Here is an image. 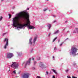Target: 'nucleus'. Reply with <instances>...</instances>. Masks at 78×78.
<instances>
[{"label":"nucleus","mask_w":78,"mask_h":78,"mask_svg":"<svg viewBox=\"0 0 78 78\" xmlns=\"http://www.w3.org/2000/svg\"><path fill=\"white\" fill-rule=\"evenodd\" d=\"M16 16L12 20V25L14 27L24 29L25 27H27L28 30L35 28L33 26L30 25V22L29 19L30 15L28 12H25V15L23 12H20L16 14Z\"/></svg>","instance_id":"f257e3e1"},{"label":"nucleus","mask_w":78,"mask_h":78,"mask_svg":"<svg viewBox=\"0 0 78 78\" xmlns=\"http://www.w3.org/2000/svg\"><path fill=\"white\" fill-rule=\"evenodd\" d=\"M75 47V46L74 45L71 48L70 52V54L73 56H76L77 55L76 53L78 51V49Z\"/></svg>","instance_id":"f03ea898"},{"label":"nucleus","mask_w":78,"mask_h":78,"mask_svg":"<svg viewBox=\"0 0 78 78\" xmlns=\"http://www.w3.org/2000/svg\"><path fill=\"white\" fill-rule=\"evenodd\" d=\"M37 36L36 37H35L34 39L33 42L32 41L33 38L31 37L29 39V44H30L31 45L34 46V44H35V42H36V40H37Z\"/></svg>","instance_id":"7ed1b4c3"},{"label":"nucleus","mask_w":78,"mask_h":78,"mask_svg":"<svg viewBox=\"0 0 78 78\" xmlns=\"http://www.w3.org/2000/svg\"><path fill=\"white\" fill-rule=\"evenodd\" d=\"M19 65L18 63L15 62H12V65L11 66V67L13 69H18Z\"/></svg>","instance_id":"20e7f679"},{"label":"nucleus","mask_w":78,"mask_h":78,"mask_svg":"<svg viewBox=\"0 0 78 78\" xmlns=\"http://www.w3.org/2000/svg\"><path fill=\"white\" fill-rule=\"evenodd\" d=\"M39 66L42 69H44V68H46L47 67L45 66L44 63L42 62H40L39 63Z\"/></svg>","instance_id":"39448f33"},{"label":"nucleus","mask_w":78,"mask_h":78,"mask_svg":"<svg viewBox=\"0 0 78 78\" xmlns=\"http://www.w3.org/2000/svg\"><path fill=\"white\" fill-rule=\"evenodd\" d=\"M6 42V43L5 45L4 46L5 49H6L7 46H8V39L5 38L4 41V42Z\"/></svg>","instance_id":"423d86ee"},{"label":"nucleus","mask_w":78,"mask_h":78,"mask_svg":"<svg viewBox=\"0 0 78 78\" xmlns=\"http://www.w3.org/2000/svg\"><path fill=\"white\" fill-rule=\"evenodd\" d=\"M7 58L9 59H10L14 56L13 54L12 53H8L7 54Z\"/></svg>","instance_id":"0eeeda50"},{"label":"nucleus","mask_w":78,"mask_h":78,"mask_svg":"<svg viewBox=\"0 0 78 78\" xmlns=\"http://www.w3.org/2000/svg\"><path fill=\"white\" fill-rule=\"evenodd\" d=\"M30 76V74L29 73H25L23 76V78H29Z\"/></svg>","instance_id":"6e6552de"},{"label":"nucleus","mask_w":78,"mask_h":78,"mask_svg":"<svg viewBox=\"0 0 78 78\" xmlns=\"http://www.w3.org/2000/svg\"><path fill=\"white\" fill-rule=\"evenodd\" d=\"M31 61V58H29V60L27 61L26 63L25 66L27 65H30V62Z\"/></svg>","instance_id":"1a4fd4ad"},{"label":"nucleus","mask_w":78,"mask_h":78,"mask_svg":"<svg viewBox=\"0 0 78 78\" xmlns=\"http://www.w3.org/2000/svg\"><path fill=\"white\" fill-rule=\"evenodd\" d=\"M73 33H77L78 34V28H76L75 29L74 31H73Z\"/></svg>","instance_id":"9d476101"},{"label":"nucleus","mask_w":78,"mask_h":78,"mask_svg":"<svg viewBox=\"0 0 78 78\" xmlns=\"http://www.w3.org/2000/svg\"><path fill=\"white\" fill-rule=\"evenodd\" d=\"M17 53L18 55L19 56H22V55H23V54H22V52H17Z\"/></svg>","instance_id":"9b49d317"},{"label":"nucleus","mask_w":78,"mask_h":78,"mask_svg":"<svg viewBox=\"0 0 78 78\" xmlns=\"http://www.w3.org/2000/svg\"><path fill=\"white\" fill-rule=\"evenodd\" d=\"M47 26L48 27V28L49 30H50V28H51V24H48Z\"/></svg>","instance_id":"f8f14e48"},{"label":"nucleus","mask_w":78,"mask_h":78,"mask_svg":"<svg viewBox=\"0 0 78 78\" xmlns=\"http://www.w3.org/2000/svg\"><path fill=\"white\" fill-rule=\"evenodd\" d=\"M58 32H59V30H57L55 31V32H54V34H57V33H58Z\"/></svg>","instance_id":"ddd939ff"},{"label":"nucleus","mask_w":78,"mask_h":78,"mask_svg":"<svg viewBox=\"0 0 78 78\" xmlns=\"http://www.w3.org/2000/svg\"><path fill=\"white\" fill-rule=\"evenodd\" d=\"M52 71L54 72V73H55V74H57V73L56 71V70L53 69Z\"/></svg>","instance_id":"4468645a"},{"label":"nucleus","mask_w":78,"mask_h":78,"mask_svg":"<svg viewBox=\"0 0 78 78\" xmlns=\"http://www.w3.org/2000/svg\"><path fill=\"white\" fill-rule=\"evenodd\" d=\"M37 62L36 61H34L33 62V64L34 65H36V64Z\"/></svg>","instance_id":"2eb2a0df"},{"label":"nucleus","mask_w":78,"mask_h":78,"mask_svg":"<svg viewBox=\"0 0 78 78\" xmlns=\"http://www.w3.org/2000/svg\"><path fill=\"white\" fill-rule=\"evenodd\" d=\"M56 39H57V37H56L55 38H54L53 40V41H52V42H55V41H56Z\"/></svg>","instance_id":"dca6fc26"},{"label":"nucleus","mask_w":78,"mask_h":78,"mask_svg":"<svg viewBox=\"0 0 78 78\" xmlns=\"http://www.w3.org/2000/svg\"><path fill=\"white\" fill-rule=\"evenodd\" d=\"M3 19V17L2 16H1L0 18V21H2V20Z\"/></svg>","instance_id":"f3484780"},{"label":"nucleus","mask_w":78,"mask_h":78,"mask_svg":"<svg viewBox=\"0 0 78 78\" xmlns=\"http://www.w3.org/2000/svg\"><path fill=\"white\" fill-rule=\"evenodd\" d=\"M69 70L68 69H67L66 70H65V72H66V73H68V72H69Z\"/></svg>","instance_id":"a211bd4d"},{"label":"nucleus","mask_w":78,"mask_h":78,"mask_svg":"<svg viewBox=\"0 0 78 78\" xmlns=\"http://www.w3.org/2000/svg\"><path fill=\"white\" fill-rule=\"evenodd\" d=\"M50 34H51V33H49L48 35V37H50Z\"/></svg>","instance_id":"6ab92c4d"},{"label":"nucleus","mask_w":78,"mask_h":78,"mask_svg":"<svg viewBox=\"0 0 78 78\" xmlns=\"http://www.w3.org/2000/svg\"><path fill=\"white\" fill-rule=\"evenodd\" d=\"M9 18L10 19L11 18V16L9 14Z\"/></svg>","instance_id":"aec40b11"},{"label":"nucleus","mask_w":78,"mask_h":78,"mask_svg":"<svg viewBox=\"0 0 78 78\" xmlns=\"http://www.w3.org/2000/svg\"><path fill=\"white\" fill-rule=\"evenodd\" d=\"M13 73L14 74H16V70H14V71H13Z\"/></svg>","instance_id":"412c9836"},{"label":"nucleus","mask_w":78,"mask_h":78,"mask_svg":"<svg viewBox=\"0 0 78 78\" xmlns=\"http://www.w3.org/2000/svg\"><path fill=\"white\" fill-rule=\"evenodd\" d=\"M56 48H57L56 47H55V48H54V51L56 50Z\"/></svg>","instance_id":"4be33fe9"},{"label":"nucleus","mask_w":78,"mask_h":78,"mask_svg":"<svg viewBox=\"0 0 78 78\" xmlns=\"http://www.w3.org/2000/svg\"><path fill=\"white\" fill-rule=\"evenodd\" d=\"M40 59H41V58H40V57H38L37 58V59L38 60H40Z\"/></svg>","instance_id":"5701e85b"},{"label":"nucleus","mask_w":78,"mask_h":78,"mask_svg":"<svg viewBox=\"0 0 78 78\" xmlns=\"http://www.w3.org/2000/svg\"><path fill=\"white\" fill-rule=\"evenodd\" d=\"M6 34V33H3V34L2 36H5V34Z\"/></svg>","instance_id":"b1692460"},{"label":"nucleus","mask_w":78,"mask_h":78,"mask_svg":"<svg viewBox=\"0 0 78 78\" xmlns=\"http://www.w3.org/2000/svg\"><path fill=\"white\" fill-rule=\"evenodd\" d=\"M64 42H62L61 44H60V46H62V45L63 44Z\"/></svg>","instance_id":"393cba45"},{"label":"nucleus","mask_w":78,"mask_h":78,"mask_svg":"<svg viewBox=\"0 0 78 78\" xmlns=\"http://www.w3.org/2000/svg\"><path fill=\"white\" fill-rule=\"evenodd\" d=\"M33 49H32L30 51L31 53H32V52H33Z\"/></svg>","instance_id":"a878e982"},{"label":"nucleus","mask_w":78,"mask_h":78,"mask_svg":"<svg viewBox=\"0 0 78 78\" xmlns=\"http://www.w3.org/2000/svg\"><path fill=\"white\" fill-rule=\"evenodd\" d=\"M32 70H34V69H35V68H34V67H33L32 68Z\"/></svg>","instance_id":"bb28decb"},{"label":"nucleus","mask_w":78,"mask_h":78,"mask_svg":"<svg viewBox=\"0 0 78 78\" xmlns=\"http://www.w3.org/2000/svg\"><path fill=\"white\" fill-rule=\"evenodd\" d=\"M52 59L53 60H55V57L54 56L52 57Z\"/></svg>","instance_id":"cd10ccee"},{"label":"nucleus","mask_w":78,"mask_h":78,"mask_svg":"<svg viewBox=\"0 0 78 78\" xmlns=\"http://www.w3.org/2000/svg\"><path fill=\"white\" fill-rule=\"evenodd\" d=\"M47 9H44V11H47Z\"/></svg>","instance_id":"c85d7f7f"},{"label":"nucleus","mask_w":78,"mask_h":78,"mask_svg":"<svg viewBox=\"0 0 78 78\" xmlns=\"http://www.w3.org/2000/svg\"><path fill=\"white\" fill-rule=\"evenodd\" d=\"M46 74L47 75H48V71L46 72Z\"/></svg>","instance_id":"c756f323"},{"label":"nucleus","mask_w":78,"mask_h":78,"mask_svg":"<svg viewBox=\"0 0 78 78\" xmlns=\"http://www.w3.org/2000/svg\"><path fill=\"white\" fill-rule=\"evenodd\" d=\"M67 78H71V77H70V76H67Z\"/></svg>","instance_id":"7c9ffc66"},{"label":"nucleus","mask_w":78,"mask_h":78,"mask_svg":"<svg viewBox=\"0 0 78 78\" xmlns=\"http://www.w3.org/2000/svg\"><path fill=\"white\" fill-rule=\"evenodd\" d=\"M72 78H77L76 77H75L74 76H72Z\"/></svg>","instance_id":"2f4dec72"},{"label":"nucleus","mask_w":78,"mask_h":78,"mask_svg":"<svg viewBox=\"0 0 78 78\" xmlns=\"http://www.w3.org/2000/svg\"><path fill=\"white\" fill-rule=\"evenodd\" d=\"M32 60H33V61H34V58H32Z\"/></svg>","instance_id":"473e14b6"},{"label":"nucleus","mask_w":78,"mask_h":78,"mask_svg":"<svg viewBox=\"0 0 78 78\" xmlns=\"http://www.w3.org/2000/svg\"><path fill=\"white\" fill-rule=\"evenodd\" d=\"M53 17H56V15H53Z\"/></svg>","instance_id":"72a5a7b5"},{"label":"nucleus","mask_w":78,"mask_h":78,"mask_svg":"<svg viewBox=\"0 0 78 78\" xmlns=\"http://www.w3.org/2000/svg\"><path fill=\"white\" fill-rule=\"evenodd\" d=\"M55 22H56V20H54L53 22V23H55Z\"/></svg>","instance_id":"f704fd0d"},{"label":"nucleus","mask_w":78,"mask_h":78,"mask_svg":"<svg viewBox=\"0 0 78 78\" xmlns=\"http://www.w3.org/2000/svg\"><path fill=\"white\" fill-rule=\"evenodd\" d=\"M52 78H55V76H53Z\"/></svg>","instance_id":"c9c22d12"},{"label":"nucleus","mask_w":78,"mask_h":78,"mask_svg":"<svg viewBox=\"0 0 78 78\" xmlns=\"http://www.w3.org/2000/svg\"><path fill=\"white\" fill-rule=\"evenodd\" d=\"M76 64H73V65L74 66H76Z\"/></svg>","instance_id":"e433bc0d"},{"label":"nucleus","mask_w":78,"mask_h":78,"mask_svg":"<svg viewBox=\"0 0 78 78\" xmlns=\"http://www.w3.org/2000/svg\"><path fill=\"white\" fill-rule=\"evenodd\" d=\"M68 39V38L66 39L65 40V41H66V40H67Z\"/></svg>","instance_id":"4c0bfd02"},{"label":"nucleus","mask_w":78,"mask_h":78,"mask_svg":"<svg viewBox=\"0 0 78 78\" xmlns=\"http://www.w3.org/2000/svg\"><path fill=\"white\" fill-rule=\"evenodd\" d=\"M68 22V21H66L65 22V23H66V22Z\"/></svg>","instance_id":"58836bf2"},{"label":"nucleus","mask_w":78,"mask_h":78,"mask_svg":"<svg viewBox=\"0 0 78 78\" xmlns=\"http://www.w3.org/2000/svg\"><path fill=\"white\" fill-rule=\"evenodd\" d=\"M25 64V62H23V63H22V64Z\"/></svg>","instance_id":"ea45409f"},{"label":"nucleus","mask_w":78,"mask_h":78,"mask_svg":"<svg viewBox=\"0 0 78 78\" xmlns=\"http://www.w3.org/2000/svg\"><path fill=\"white\" fill-rule=\"evenodd\" d=\"M29 10V8H28L27 9V10Z\"/></svg>","instance_id":"a19ab883"},{"label":"nucleus","mask_w":78,"mask_h":78,"mask_svg":"<svg viewBox=\"0 0 78 78\" xmlns=\"http://www.w3.org/2000/svg\"><path fill=\"white\" fill-rule=\"evenodd\" d=\"M3 0H1V2H3Z\"/></svg>","instance_id":"79ce46f5"},{"label":"nucleus","mask_w":78,"mask_h":78,"mask_svg":"<svg viewBox=\"0 0 78 78\" xmlns=\"http://www.w3.org/2000/svg\"><path fill=\"white\" fill-rule=\"evenodd\" d=\"M65 30V29H63V31H64Z\"/></svg>","instance_id":"37998d69"},{"label":"nucleus","mask_w":78,"mask_h":78,"mask_svg":"<svg viewBox=\"0 0 78 78\" xmlns=\"http://www.w3.org/2000/svg\"><path fill=\"white\" fill-rule=\"evenodd\" d=\"M49 11H50V10H49Z\"/></svg>","instance_id":"c03bdc74"},{"label":"nucleus","mask_w":78,"mask_h":78,"mask_svg":"<svg viewBox=\"0 0 78 78\" xmlns=\"http://www.w3.org/2000/svg\"><path fill=\"white\" fill-rule=\"evenodd\" d=\"M47 0V1H48L49 0Z\"/></svg>","instance_id":"a18cd8bd"}]
</instances>
